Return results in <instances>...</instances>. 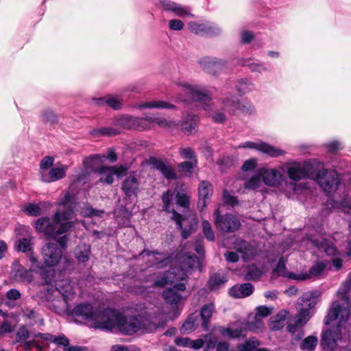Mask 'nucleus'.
<instances>
[{"instance_id":"nucleus-1","label":"nucleus","mask_w":351,"mask_h":351,"mask_svg":"<svg viewBox=\"0 0 351 351\" xmlns=\"http://www.w3.org/2000/svg\"><path fill=\"white\" fill-rule=\"evenodd\" d=\"M165 324L164 315L159 311L147 317H126L115 310L106 309L103 319L99 322L98 326L111 331L118 329L121 333L130 335L143 330L153 332Z\"/></svg>"},{"instance_id":"nucleus-2","label":"nucleus","mask_w":351,"mask_h":351,"mask_svg":"<svg viewBox=\"0 0 351 351\" xmlns=\"http://www.w3.org/2000/svg\"><path fill=\"white\" fill-rule=\"evenodd\" d=\"M182 187L181 186L179 190L176 189L174 191L175 204L172 202L173 195L169 191L162 194V200L163 210L172 214L171 219L182 230V236L186 239L197 229L198 222L196 215L189 210V196Z\"/></svg>"},{"instance_id":"nucleus-3","label":"nucleus","mask_w":351,"mask_h":351,"mask_svg":"<svg viewBox=\"0 0 351 351\" xmlns=\"http://www.w3.org/2000/svg\"><path fill=\"white\" fill-rule=\"evenodd\" d=\"M58 205L59 208L52 220L49 217H43L35 222L36 230L49 238H56L66 232L73 226V222L70 220L73 218L75 205L71 202L69 193L61 195L58 199Z\"/></svg>"},{"instance_id":"nucleus-4","label":"nucleus","mask_w":351,"mask_h":351,"mask_svg":"<svg viewBox=\"0 0 351 351\" xmlns=\"http://www.w3.org/2000/svg\"><path fill=\"white\" fill-rule=\"evenodd\" d=\"M350 310L348 307L342 306L337 302H333L324 319V324L329 325L333 321H338L336 325L322 331L321 335V346L326 351H335L339 342L345 341L344 323L348 319Z\"/></svg>"},{"instance_id":"nucleus-5","label":"nucleus","mask_w":351,"mask_h":351,"mask_svg":"<svg viewBox=\"0 0 351 351\" xmlns=\"http://www.w3.org/2000/svg\"><path fill=\"white\" fill-rule=\"evenodd\" d=\"M321 162L315 160L297 162H293L289 163L287 167V173L290 180L294 182H291L290 186L296 191L295 182H298L303 179L317 178L320 172Z\"/></svg>"},{"instance_id":"nucleus-6","label":"nucleus","mask_w":351,"mask_h":351,"mask_svg":"<svg viewBox=\"0 0 351 351\" xmlns=\"http://www.w3.org/2000/svg\"><path fill=\"white\" fill-rule=\"evenodd\" d=\"M186 276L185 274H179L174 270L173 271H167L163 274L153 273L146 276L143 279V282L150 283L147 285H141L136 287L134 291L137 294L146 295L151 291L150 289L163 287L166 285L172 283L176 280H185Z\"/></svg>"},{"instance_id":"nucleus-7","label":"nucleus","mask_w":351,"mask_h":351,"mask_svg":"<svg viewBox=\"0 0 351 351\" xmlns=\"http://www.w3.org/2000/svg\"><path fill=\"white\" fill-rule=\"evenodd\" d=\"M75 293L73 284L69 280H62L56 283L55 288L52 286L47 288L46 297L48 301L51 300V306L58 311L64 307Z\"/></svg>"},{"instance_id":"nucleus-8","label":"nucleus","mask_w":351,"mask_h":351,"mask_svg":"<svg viewBox=\"0 0 351 351\" xmlns=\"http://www.w3.org/2000/svg\"><path fill=\"white\" fill-rule=\"evenodd\" d=\"M172 84L181 88V90L187 96V99L185 100L200 102L202 104H207V102L211 100V95L214 90H208L204 87L197 84H192L176 80L173 81Z\"/></svg>"},{"instance_id":"nucleus-9","label":"nucleus","mask_w":351,"mask_h":351,"mask_svg":"<svg viewBox=\"0 0 351 351\" xmlns=\"http://www.w3.org/2000/svg\"><path fill=\"white\" fill-rule=\"evenodd\" d=\"M66 236L59 239L58 243H48L45 244L41 251L43 263L46 267H51L57 265L63 258L62 249L66 247Z\"/></svg>"},{"instance_id":"nucleus-10","label":"nucleus","mask_w":351,"mask_h":351,"mask_svg":"<svg viewBox=\"0 0 351 351\" xmlns=\"http://www.w3.org/2000/svg\"><path fill=\"white\" fill-rule=\"evenodd\" d=\"M320 173L317 178H313V180L318 182L322 190L329 195L335 192L340 183L339 176L336 171L327 170L324 167L321 162Z\"/></svg>"},{"instance_id":"nucleus-11","label":"nucleus","mask_w":351,"mask_h":351,"mask_svg":"<svg viewBox=\"0 0 351 351\" xmlns=\"http://www.w3.org/2000/svg\"><path fill=\"white\" fill-rule=\"evenodd\" d=\"M104 312L105 311L99 312L97 309H95L90 304L81 303L75 306L72 315L80 317L83 320L93 321L94 322L95 328H101L98 325L99 322L103 319Z\"/></svg>"},{"instance_id":"nucleus-12","label":"nucleus","mask_w":351,"mask_h":351,"mask_svg":"<svg viewBox=\"0 0 351 351\" xmlns=\"http://www.w3.org/2000/svg\"><path fill=\"white\" fill-rule=\"evenodd\" d=\"M214 220L216 228L223 232H234L241 226L239 219L232 214L220 215L219 208L215 211Z\"/></svg>"},{"instance_id":"nucleus-13","label":"nucleus","mask_w":351,"mask_h":351,"mask_svg":"<svg viewBox=\"0 0 351 351\" xmlns=\"http://www.w3.org/2000/svg\"><path fill=\"white\" fill-rule=\"evenodd\" d=\"M307 307L301 308L293 318V323L287 325V330L289 332L294 334L300 328H302L310 320L314 314L315 302H310Z\"/></svg>"},{"instance_id":"nucleus-14","label":"nucleus","mask_w":351,"mask_h":351,"mask_svg":"<svg viewBox=\"0 0 351 351\" xmlns=\"http://www.w3.org/2000/svg\"><path fill=\"white\" fill-rule=\"evenodd\" d=\"M237 148H248L256 149L273 158L283 156L286 153L285 151L278 147H274L262 141H246L240 144Z\"/></svg>"},{"instance_id":"nucleus-15","label":"nucleus","mask_w":351,"mask_h":351,"mask_svg":"<svg viewBox=\"0 0 351 351\" xmlns=\"http://www.w3.org/2000/svg\"><path fill=\"white\" fill-rule=\"evenodd\" d=\"M247 330V324L240 320L230 324L227 327L221 326L218 329L223 336L231 339L245 337Z\"/></svg>"},{"instance_id":"nucleus-16","label":"nucleus","mask_w":351,"mask_h":351,"mask_svg":"<svg viewBox=\"0 0 351 351\" xmlns=\"http://www.w3.org/2000/svg\"><path fill=\"white\" fill-rule=\"evenodd\" d=\"M121 189L128 198L136 197L140 191V180L137 175L134 173L128 175L122 182Z\"/></svg>"},{"instance_id":"nucleus-17","label":"nucleus","mask_w":351,"mask_h":351,"mask_svg":"<svg viewBox=\"0 0 351 351\" xmlns=\"http://www.w3.org/2000/svg\"><path fill=\"white\" fill-rule=\"evenodd\" d=\"M126 168L123 166L119 167H106L101 166L96 172L100 176L99 181L108 184H111L114 182V176L119 178L124 175Z\"/></svg>"},{"instance_id":"nucleus-18","label":"nucleus","mask_w":351,"mask_h":351,"mask_svg":"<svg viewBox=\"0 0 351 351\" xmlns=\"http://www.w3.org/2000/svg\"><path fill=\"white\" fill-rule=\"evenodd\" d=\"M223 108L232 114L243 113L247 114L251 112L252 105L250 102L239 100L232 97H225L222 100Z\"/></svg>"},{"instance_id":"nucleus-19","label":"nucleus","mask_w":351,"mask_h":351,"mask_svg":"<svg viewBox=\"0 0 351 351\" xmlns=\"http://www.w3.org/2000/svg\"><path fill=\"white\" fill-rule=\"evenodd\" d=\"M258 172L263 182L269 186L278 187L284 180L282 174L275 169L261 168Z\"/></svg>"},{"instance_id":"nucleus-20","label":"nucleus","mask_w":351,"mask_h":351,"mask_svg":"<svg viewBox=\"0 0 351 351\" xmlns=\"http://www.w3.org/2000/svg\"><path fill=\"white\" fill-rule=\"evenodd\" d=\"M160 5L163 10L173 12L177 16L182 18L185 16L194 17V15L191 13L188 7L176 2L169 0H162L160 1Z\"/></svg>"},{"instance_id":"nucleus-21","label":"nucleus","mask_w":351,"mask_h":351,"mask_svg":"<svg viewBox=\"0 0 351 351\" xmlns=\"http://www.w3.org/2000/svg\"><path fill=\"white\" fill-rule=\"evenodd\" d=\"M186 286L184 283H178L173 287L167 289L163 291L162 296L167 303L177 304L182 299L183 296L179 291H184Z\"/></svg>"},{"instance_id":"nucleus-22","label":"nucleus","mask_w":351,"mask_h":351,"mask_svg":"<svg viewBox=\"0 0 351 351\" xmlns=\"http://www.w3.org/2000/svg\"><path fill=\"white\" fill-rule=\"evenodd\" d=\"M68 167L62 165L51 169L49 171H40L41 180L45 182H53L61 180L66 176Z\"/></svg>"},{"instance_id":"nucleus-23","label":"nucleus","mask_w":351,"mask_h":351,"mask_svg":"<svg viewBox=\"0 0 351 351\" xmlns=\"http://www.w3.org/2000/svg\"><path fill=\"white\" fill-rule=\"evenodd\" d=\"M233 248L241 254L243 260H251L256 254V250L248 242L237 238L233 242Z\"/></svg>"},{"instance_id":"nucleus-24","label":"nucleus","mask_w":351,"mask_h":351,"mask_svg":"<svg viewBox=\"0 0 351 351\" xmlns=\"http://www.w3.org/2000/svg\"><path fill=\"white\" fill-rule=\"evenodd\" d=\"M181 263L182 265L180 268H176L173 270L179 274H185L186 276L187 274H190L200 267V261L195 256L190 254L185 255Z\"/></svg>"},{"instance_id":"nucleus-25","label":"nucleus","mask_w":351,"mask_h":351,"mask_svg":"<svg viewBox=\"0 0 351 351\" xmlns=\"http://www.w3.org/2000/svg\"><path fill=\"white\" fill-rule=\"evenodd\" d=\"M202 68L208 73L215 74L225 66V62L216 58L204 57L199 60Z\"/></svg>"},{"instance_id":"nucleus-26","label":"nucleus","mask_w":351,"mask_h":351,"mask_svg":"<svg viewBox=\"0 0 351 351\" xmlns=\"http://www.w3.org/2000/svg\"><path fill=\"white\" fill-rule=\"evenodd\" d=\"M152 166L158 170L166 178L173 180L176 178V174L171 165H167L160 159L152 158L150 159Z\"/></svg>"},{"instance_id":"nucleus-27","label":"nucleus","mask_w":351,"mask_h":351,"mask_svg":"<svg viewBox=\"0 0 351 351\" xmlns=\"http://www.w3.org/2000/svg\"><path fill=\"white\" fill-rule=\"evenodd\" d=\"M199 201L198 206L203 209L206 206V199L213 195V186L207 181H202L198 188Z\"/></svg>"},{"instance_id":"nucleus-28","label":"nucleus","mask_w":351,"mask_h":351,"mask_svg":"<svg viewBox=\"0 0 351 351\" xmlns=\"http://www.w3.org/2000/svg\"><path fill=\"white\" fill-rule=\"evenodd\" d=\"M188 26L189 29L196 34L202 33L209 34L211 31L213 34H218L220 32V29L219 28L213 27L208 23H204L191 21L189 23Z\"/></svg>"},{"instance_id":"nucleus-29","label":"nucleus","mask_w":351,"mask_h":351,"mask_svg":"<svg viewBox=\"0 0 351 351\" xmlns=\"http://www.w3.org/2000/svg\"><path fill=\"white\" fill-rule=\"evenodd\" d=\"M36 337H40L41 339L45 340L47 341H50L58 346H63L64 351L69 348V346L70 343L69 339L64 335H53L49 333H40L38 332Z\"/></svg>"},{"instance_id":"nucleus-30","label":"nucleus","mask_w":351,"mask_h":351,"mask_svg":"<svg viewBox=\"0 0 351 351\" xmlns=\"http://www.w3.org/2000/svg\"><path fill=\"white\" fill-rule=\"evenodd\" d=\"M141 256H147L149 257V261L152 262L151 266H157L162 267L169 263V258L166 257L164 254L144 250L141 252Z\"/></svg>"},{"instance_id":"nucleus-31","label":"nucleus","mask_w":351,"mask_h":351,"mask_svg":"<svg viewBox=\"0 0 351 351\" xmlns=\"http://www.w3.org/2000/svg\"><path fill=\"white\" fill-rule=\"evenodd\" d=\"M326 268V265L323 263H317L310 269V274L302 273V274H294L290 273L288 274V277L292 279L298 280H304L310 278V276H318L322 274Z\"/></svg>"},{"instance_id":"nucleus-32","label":"nucleus","mask_w":351,"mask_h":351,"mask_svg":"<svg viewBox=\"0 0 351 351\" xmlns=\"http://www.w3.org/2000/svg\"><path fill=\"white\" fill-rule=\"evenodd\" d=\"M198 117L195 114H188L182 121L181 128L187 135L193 134L197 132Z\"/></svg>"},{"instance_id":"nucleus-33","label":"nucleus","mask_w":351,"mask_h":351,"mask_svg":"<svg viewBox=\"0 0 351 351\" xmlns=\"http://www.w3.org/2000/svg\"><path fill=\"white\" fill-rule=\"evenodd\" d=\"M254 287L250 283H244L239 286H234L231 288L229 293L236 298H241L249 296L253 292Z\"/></svg>"},{"instance_id":"nucleus-34","label":"nucleus","mask_w":351,"mask_h":351,"mask_svg":"<svg viewBox=\"0 0 351 351\" xmlns=\"http://www.w3.org/2000/svg\"><path fill=\"white\" fill-rule=\"evenodd\" d=\"M289 312L285 310L279 311L276 315L272 316L269 322V326L271 330H280L284 326L285 319Z\"/></svg>"},{"instance_id":"nucleus-35","label":"nucleus","mask_w":351,"mask_h":351,"mask_svg":"<svg viewBox=\"0 0 351 351\" xmlns=\"http://www.w3.org/2000/svg\"><path fill=\"white\" fill-rule=\"evenodd\" d=\"M137 108L139 110L145 108L175 109L176 106L167 101L155 100L140 104L137 106Z\"/></svg>"},{"instance_id":"nucleus-36","label":"nucleus","mask_w":351,"mask_h":351,"mask_svg":"<svg viewBox=\"0 0 351 351\" xmlns=\"http://www.w3.org/2000/svg\"><path fill=\"white\" fill-rule=\"evenodd\" d=\"M90 247L84 243L78 245L74 251L75 257L80 263L87 262L90 258Z\"/></svg>"},{"instance_id":"nucleus-37","label":"nucleus","mask_w":351,"mask_h":351,"mask_svg":"<svg viewBox=\"0 0 351 351\" xmlns=\"http://www.w3.org/2000/svg\"><path fill=\"white\" fill-rule=\"evenodd\" d=\"M227 276L223 272L213 274L208 280V287L210 290H217L227 282Z\"/></svg>"},{"instance_id":"nucleus-38","label":"nucleus","mask_w":351,"mask_h":351,"mask_svg":"<svg viewBox=\"0 0 351 351\" xmlns=\"http://www.w3.org/2000/svg\"><path fill=\"white\" fill-rule=\"evenodd\" d=\"M101 160V156L99 154H94L89 157L85 158L83 160V167L86 171H95L99 169L97 167L99 162Z\"/></svg>"},{"instance_id":"nucleus-39","label":"nucleus","mask_w":351,"mask_h":351,"mask_svg":"<svg viewBox=\"0 0 351 351\" xmlns=\"http://www.w3.org/2000/svg\"><path fill=\"white\" fill-rule=\"evenodd\" d=\"M215 310V306L213 303L205 304L201 310V317L202 319V327L207 330L210 319L211 318Z\"/></svg>"},{"instance_id":"nucleus-40","label":"nucleus","mask_w":351,"mask_h":351,"mask_svg":"<svg viewBox=\"0 0 351 351\" xmlns=\"http://www.w3.org/2000/svg\"><path fill=\"white\" fill-rule=\"evenodd\" d=\"M135 117L122 115L114 119V124L123 129L133 130Z\"/></svg>"},{"instance_id":"nucleus-41","label":"nucleus","mask_w":351,"mask_h":351,"mask_svg":"<svg viewBox=\"0 0 351 351\" xmlns=\"http://www.w3.org/2000/svg\"><path fill=\"white\" fill-rule=\"evenodd\" d=\"M318 339L316 335H309L304 338L300 344V348L304 351H314L317 346Z\"/></svg>"},{"instance_id":"nucleus-42","label":"nucleus","mask_w":351,"mask_h":351,"mask_svg":"<svg viewBox=\"0 0 351 351\" xmlns=\"http://www.w3.org/2000/svg\"><path fill=\"white\" fill-rule=\"evenodd\" d=\"M151 122V125L153 123L157 124L158 126L162 128H173L178 125V123L173 120H167L165 118L156 116H151V118L148 119Z\"/></svg>"},{"instance_id":"nucleus-43","label":"nucleus","mask_w":351,"mask_h":351,"mask_svg":"<svg viewBox=\"0 0 351 351\" xmlns=\"http://www.w3.org/2000/svg\"><path fill=\"white\" fill-rule=\"evenodd\" d=\"M149 118H151V116H146L143 118L135 117L133 130L143 131L152 128L151 122L148 120Z\"/></svg>"},{"instance_id":"nucleus-44","label":"nucleus","mask_w":351,"mask_h":351,"mask_svg":"<svg viewBox=\"0 0 351 351\" xmlns=\"http://www.w3.org/2000/svg\"><path fill=\"white\" fill-rule=\"evenodd\" d=\"M28 261L29 262V270L42 274L44 272V266L38 261L32 252H30L27 254Z\"/></svg>"},{"instance_id":"nucleus-45","label":"nucleus","mask_w":351,"mask_h":351,"mask_svg":"<svg viewBox=\"0 0 351 351\" xmlns=\"http://www.w3.org/2000/svg\"><path fill=\"white\" fill-rule=\"evenodd\" d=\"M236 87L239 92L245 94L254 88V84L249 79H241L238 81Z\"/></svg>"},{"instance_id":"nucleus-46","label":"nucleus","mask_w":351,"mask_h":351,"mask_svg":"<svg viewBox=\"0 0 351 351\" xmlns=\"http://www.w3.org/2000/svg\"><path fill=\"white\" fill-rule=\"evenodd\" d=\"M262 182H263L262 176L258 172L245 183V188L250 190H255L261 186Z\"/></svg>"},{"instance_id":"nucleus-47","label":"nucleus","mask_w":351,"mask_h":351,"mask_svg":"<svg viewBox=\"0 0 351 351\" xmlns=\"http://www.w3.org/2000/svg\"><path fill=\"white\" fill-rule=\"evenodd\" d=\"M123 98L119 95H107L106 104L114 110H119L122 108Z\"/></svg>"},{"instance_id":"nucleus-48","label":"nucleus","mask_w":351,"mask_h":351,"mask_svg":"<svg viewBox=\"0 0 351 351\" xmlns=\"http://www.w3.org/2000/svg\"><path fill=\"white\" fill-rule=\"evenodd\" d=\"M197 164V160L182 162L179 165V169L184 173L186 176H190L195 167Z\"/></svg>"},{"instance_id":"nucleus-49","label":"nucleus","mask_w":351,"mask_h":351,"mask_svg":"<svg viewBox=\"0 0 351 351\" xmlns=\"http://www.w3.org/2000/svg\"><path fill=\"white\" fill-rule=\"evenodd\" d=\"M259 346V342L254 338H251L244 343L237 346V351H254Z\"/></svg>"},{"instance_id":"nucleus-50","label":"nucleus","mask_w":351,"mask_h":351,"mask_svg":"<svg viewBox=\"0 0 351 351\" xmlns=\"http://www.w3.org/2000/svg\"><path fill=\"white\" fill-rule=\"evenodd\" d=\"M32 238H23L20 239L18 242L17 249L23 252H30L32 250L33 243L32 241Z\"/></svg>"},{"instance_id":"nucleus-51","label":"nucleus","mask_w":351,"mask_h":351,"mask_svg":"<svg viewBox=\"0 0 351 351\" xmlns=\"http://www.w3.org/2000/svg\"><path fill=\"white\" fill-rule=\"evenodd\" d=\"M81 214L84 217H101L104 214V211L103 210H95L90 206H85L82 208Z\"/></svg>"},{"instance_id":"nucleus-52","label":"nucleus","mask_w":351,"mask_h":351,"mask_svg":"<svg viewBox=\"0 0 351 351\" xmlns=\"http://www.w3.org/2000/svg\"><path fill=\"white\" fill-rule=\"evenodd\" d=\"M95 135H101V136H112L117 135L120 133L119 130L115 128L107 127L102 128L101 129L94 130L93 132Z\"/></svg>"},{"instance_id":"nucleus-53","label":"nucleus","mask_w":351,"mask_h":351,"mask_svg":"<svg viewBox=\"0 0 351 351\" xmlns=\"http://www.w3.org/2000/svg\"><path fill=\"white\" fill-rule=\"evenodd\" d=\"M31 271H28L26 269L22 267L17 271L16 277L23 282H30L33 280V276L31 274Z\"/></svg>"},{"instance_id":"nucleus-54","label":"nucleus","mask_w":351,"mask_h":351,"mask_svg":"<svg viewBox=\"0 0 351 351\" xmlns=\"http://www.w3.org/2000/svg\"><path fill=\"white\" fill-rule=\"evenodd\" d=\"M179 154L184 159H189L190 160H197L196 155L191 147L180 148Z\"/></svg>"},{"instance_id":"nucleus-55","label":"nucleus","mask_w":351,"mask_h":351,"mask_svg":"<svg viewBox=\"0 0 351 351\" xmlns=\"http://www.w3.org/2000/svg\"><path fill=\"white\" fill-rule=\"evenodd\" d=\"M42 118L43 121L46 123H55L58 122V117L49 109L45 110L43 112Z\"/></svg>"},{"instance_id":"nucleus-56","label":"nucleus","mask_w":351,"mask_h":351,"mask_svg":"<svg viewBox=\"0 0 351 351\" xmlns=\"http://www.w3.org/2000/svg\"><path fill=\"white\" fill-rule=\"evenodd\" d=\"M38 335L36 334L34 336V338L31 341H26L24 343L23 347L25 351H29L32 347H36L38 350H43L42 346L39 343L38 339H40V337H36Z\"/></svg>"},{"instance_id":"nucleus-57","label":"nucleus","mask_w":351,"mask_h":351,"mask_svg":"<svg viewBox=\"0 0 351 351\" xmlns=\"http://www.w3.org/2000/svg\"><path fill=\"white\" fill-rule=\"evenodd\" d=\"M38 335L36 334L34 336V338L31 341H26L24 343L23 347L25 351H29L32 347H36L38 350H43L42 346L39 343L38 339H40V337H36Z\"/></svg>"},{"instance_id":"nucleus-58","label":"nucleus","mask_w":351,"mask_h":351,"mask_svg":"<svg viewBox=\"0 0 351 351\" xmlns=\"http://www.w3.org/2000/svg\"><path fill=\"white\" fill-rule=\"evenodd\" d=\"M274 311L273 307H268L266 306H260L256 308V313L255 317L256 318H263L266 317L268 315H271Z\"/></svg>"},{"instance_id":"nucleus-59","label":"nucleus","mask_w":351,"mask_h":351,"mask_svg":"<svg viewBox=\"0 0 351 351\" xmlns=\"http://www.w3.org/2000/svg\"><path fill=\"white\" fill-rule=\"evenodd\" d=\"M202 229L206 239L209 241H214L215 234L213 231L210 223L208 221L205 220L202 222Z\"/></svg>"},{"instance_id":"nucleus-60","label":"nucleus","mask_w":351,"mask_h":351,"mask_svg":"<svg viewBox=\"0 0 351 351\" xmlns=\"http://www.w3.org/2000/svg\"><path fill=\"white\" fill-rule=\"evenodd\" d=\"M262 275V271L256 266L252 265L248 267L246 274V278L248 280H256L259 278Z\"/></svg>"},{"instance_id":"nucleus-61","label":"nucleus","mask_w":351,"mask_h":351,"mask_svg":"<svg viewBox=\"0 0 351 351\" xmlns=\"http://www.w3.org/2000/svg\"><path fill=\"white\" fill-rule=\"evenodd\" d=\"M195 328V321L192 318H189L183 323L180 328V332L182 334H187L193 331Z\"/></svg>"},{"instance_id":"nucleus-62","label":"nucleus","mask_w":351,"mask_h":351,"mask_svg":"<svg viewBox=\"0 0 351 351\" xmlns=\"http://www.w3.org/2000/svg\"><path fill=\"white\" fill-rule=\"evenodd\" d=\"M247 330L258 332L261 331L264 328V324L262 320L260 318L255 317V321L254 322L246 323Z\"/></svg>"},{"instance_id":"nucleus-63","label":"nucleus","mask_w":351,"mask_h":351,"mask_svg":"<svg viewBox=\"0 0 351 351\" xmlns=\"http://www.w3.org/2000/svg\"><path fill=\"white\" fill-rule=\"evenodd\" d=\"M25 210L31 216H38L40 214V207L36 204H29L25 208Z\"/></svg>"},{"instance_id":"nucleus-64","label":"nucleus","mask_w":351,"mask_h":351,"mask_svg":"<svg viewBox=\"0 0 351 351\" xmlns=\"http://www.w3.org/2000/svg\"><path fill=\"white\" fill-rule=\"evenodd\" d=\"M54 158L51 156H45L44 157L40 163V167L41 169V171H47L53 164Z\"/></svg>"}]
</instances>
